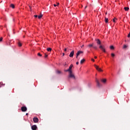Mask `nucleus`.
<instances>
[{
	"mask_svg": "<svg viewBox=\"0 0 130 130\" xmlns=\"http://www.w3.org/2000/svg\"><path fill=\"white\" fill-rule=\"evenodd\" d=\"M99 48H100V49L102 50V51H103V52H106V51L105 50V47L104 46L101 45L99 47Z\"/></svg>",
	"mask_w": 130,
	"mask_h": 130,
	"instance_id": "1",
	"label": "nucleus"
},
{
	"mask_svg": "<svg viewBox=\"0 0 130 130\" xmlns=\"http://www.w3.org/2000/svg\"><path fill=\"white\" fill-rule=\"evenodd\" d=\"M69 78H72V79H76L75 75L73 74V72H70L69 73Z\"/></svg>",
	"mask_w": 130,
	"mask_h": 130,
	"instance_id": "2",
	"label": "nucleus"
},
{
	"mask_svg": "<svg viewBox=\"0 0 130 130\" xmlns=\"http://www.w3.org/2000/svg\"><path fill=\"white\" fill-rule=\"evenodd\" d=\"M94 67L95 68L96 70L98 71V72H103V70H102L101 68H99V66H97V65L94 64Z\"/></svg>",
	"mask_w": 130,
	"mask_h": 130,
	"instance_id": "3",
	"label": "nucleus"
},
{
	"mask_svg": "<svg viewBox=\"0 0 130 130\" xmlns=\"http://www.w3.org/2000/svg\"><path fill=\"white\" fill-rule=\"evenodd\" d=\"M21 110L22 112H26L27 111V107L26 106H23L21 108Z\"/></svg>",
	"mask_w": 130,
	"mask_h": 130,
	"instance_id": "4",
	"label": "nucleus"
},
{
	"mask_svg": "<svg viewBox=\"0 0 130 130\" xmlns=\"http://www.w3.org/2000/svg\"><path fill=\"white\" fill-rule=\"evenodd\" d=\"M95 82L96 83V85L98 87H101V84H100V82H99V80L97 79V78L95 79Z\"/></svg>",
	"mask_w": 130,
	"mask_h": 130,
	"instance_id": "5",
	"label": "nucleus"
},
{
	"mask_svg": "<svg viewBox=\"0 0 130 130\" xmlns=\"http://www.w3.org/2000/svg\"><path fill=\"white\" fill-rule=\"evenodd\" d=\"M83 52L82 51H78L76 53V58H78V57L80 55V54H81V53H83Z\"/></svg>",
	"mask_w": 130,
	"mask_h": 130,
	"instance_id": "6",
	"label": "nucleus"
},
{
	"mask_svg": "<svg viewBox=\"0 0 130 130\" xmlns=\"http://www.w3.org/2000/svg\"><path fill=\"white\" fill-rule=\"evenodd\" d=\"M33 121H34V122L36 123L38 122V121H39V119H38V118L37 117H34L33 118Z\"/></svg>",
	"mask_w": 130,
	"mask_h": 130,
	"instance_id": "7",
	"label": "nucleus"
},
{
	"mask_svg": "<svg viewBox=\"0 0 130 130\" xmlns=\"http://www.w3.org/2000/svg\"><path fill=\"white\" fill-rule=\"evenodd\" d=\"M74 53H75V51H72L69 55L70 57H73V56H74Z\"/></svg>",
	"mask_w": 130,
	"mask_h": 130,
	"instance_id": "8",
	"label": "nucleus"
},
{
	"mask_svg": "<svg viewBox=\"0 0 130 130\" xmlns=\"http://www.w3.org/2000/svg\"><path fill=\"white\" fill-rule=\"evenodd\" d=\"M31 129L32 130H37V126L36 125H34L31 126Z\"/></svg>",
	"mask_w": 130,
	"mask_h": 130,
	"instance_id": "9",
	"label": "nucleus"
},
{
	"mask_svg": "<svg viewBox=\"0 0 130 130\" xmlns=\"http://www.w3.org/2000/svg\"><path fill=\"white\" fill-rule=\"evenodd\" d=\"M73 67H74L73 64H71V66L69 67V68L68 69V71H70V72H72V69Z\"/></svg>",
	"mask_w": 130,
	"mask_h": 130,
	"instance_id": "10",
	"label": "nucleus"
},
{
	"mask_svg": "<svg viewBox=\"0 0 130 130\" xmlns=\"http://www.w3.org/2000/svg\"><path fill=\"white\" fill-rule=\"evenodd\" d=\"M96 43L98 45H101V41H100V40H96Z\"/></svg>",
	"mask_w": 130,
	"mask_h": 130,
	"instance_id": "11",
	"label": "nucleus"
},
{
	"mask_svg": "<svg viewBox=\"0 0 130 130\" xmlns=\"http://www.w3.org/2000/svg\"><path fill=\"white\" fill-rule=\"evenodd\" d=\"M93 46H94V43L90 44L88 45V47H89V48H91V47H93Z\"/></svg>",
	"mask_w": 130,
	"mask_h": 130,
	"instance_id": "12",
	"label": "nucleus"
},
{
	"mask_svg": "<svg viewBox=\"0 0 130 130\" xmlns=\"http://www.w3.org/2000/svg\"><path fill=\"white\" fill-rule=\"evenodd\" d=\"M102 83H106V79H103L101 80Z\"/></svg>",
	"mask_w": 130,
	"mask_h": 130,
	"instance_id": "13",
	"label": "nucleus"
},
{
	"mask_svg": "<svg viewBox=\"0 0 130 130\" xmlns=\"http://www.w3.org/2000/svg\"><path fill=\"white\" fill-rule=\"evenodd\" d=\"M85 59H82L81 61H80V63L81 64H83V63H84V62H85Z\"/></svg>",
	"mask_w": 130,
	"mask_h": 130,
	"instance_id": "14",
	"label": "nucleus"
},
{
	"mask_svg": "<svg viewBox=\"0 0 130 130\" xmlns=\"http://www.w3.org/2000/svg\"><path fill=\"white\" fill-rule=\"evenodd\" d=\"M10 7L12 8V9H15V5L14 4H11Z\"/></svg>",
	"mask_w": 130,
	"mask_h": 130,
	"instance_id": "15",
	"label": "nucleus"
},
{
	"mask_svg": "<svg viewBox=\"0 0 130 130\" xmlns=\"http://www.w3.org/2000/svg\"><path fill=\"white\" fill-rule=\"evenodd\" d=\"M105 23H108V18L105 17Z\"/></svg>",
	"mask_w": 130,
	"mask_h": 130,
	"instance_id": "16",
	"label": "nucleus"
},
{
	"mask_svg": "<svg viewBox=\"0 0 130 130\" xmlns=\"http://www.w3.org/2000/svg\"><path fill=\"white\" fill-rule=\"evenodd\" d=\"M43 16V15L41 14V15L40 16H38V17L39 19H41V18H42Z\"/></svg>",
	"mask_w": 130,
	"mask_h": 130,
	"instance_id": "17",
	"label": "nucleus"
},
{
	"mask_svg": "<svg viewBox=\"0 0 130 130\" xmlns=\"http://www.w3.org/2000/svg\"><path fill=\"white\" fill-rule=\"evenodd\" d=\"M18 45L19 47H21V46H22V43H21V42H18Z\"/></svg>",
	"mask_w": 130,
	"mask_h": 130,
	"instance_id": "18",
	"label": "nucleus"
},
{
	"mask_svg": "<svg viewBox=\"0 0 130 130\" xmlns=\"http://www.w3.org/2000/svg\"><path fill=\"white\" fill-rule=\"evenodd\" d=\"M124 9L125 11H128V10H129V8L128 7H124Z\"/></svg>",
	"mask_w": 130,
	"mask_h": 130,
	"instance_id": "19",
	"label": "nucleus"
},
{
	"mask_svg": "<svg viewBox=\"0 0 130 130\" xmlns=\"http://www.w3.org/2000/svg\"><path fill=\"white\" fill-rule=\"evenodd\" d=\"M47 51H51L52 49H51V48H48L47 49Z\"/></svg>",
	"mask_w": 130,
	"mask_h": 130,
	"instance_id": "20",
	"label": "nucleus"
},
{
	"mask_svg": "<svg viewBox=\"0 0 130 130\" xmlns=\"http://www.w3.org/2000/svg\"><path fill=\"white\" fill-rule=\"evenodd\" d=\"M116 20H117V18H114L113 19V21L114 22V23H115Z\"/></svg>",
	"mask_w": 130,
	"mask_h": 130,
	"instance_id": "21",
	"label": "nucleus"
},
{
	"mask_svg": "<svg viewBox=\"0 0 130 130\" xmlns=\"http://www.w3.org/2000/svg\"><path fill=\"white\" fill-rule=\"evenodd\" d=\"M110 49L113 50L114 49V47L113 46H111L110 47Z\"/></svg>",
	"mask_w": 130,
	"mask_h": 130,
	"instance_id": "22",
	"label": "nucleus"
},
{
	"mask_svg": "<svg viewBox=\"0 0 130 130\" xmlns=\"http://www.w3.org/2000/svg\"><path fill=\"white\" fill-rule=\"evenodd\" d=\"M126 47H127V46H126V45H124L123 46V48L124 49H125V48H126Z\"/></svg>",
	"mask_w": 130,
	"mask_h": 130,
	"instance_id": "23",
	"label": "nucleus"
},
{
	"mask_svg": "<svg viewBox=\"0 0 130 130\" xmlns=\"http://www.w3.org/2000/svg\"><path fill=\"white\" fill-rule=\"evenodd\" d=\"M93 48H94V49H97V48H98V47H97V46H93Z\"/></svg>",
	"mask_w": 130,
	"mask_h": 130,
	"instance_id": "24",
	"label": "nucleus"
},
{
	"mask_svg": "<svg viewBox=\"0 0 130 130\" xmlns=\"http://www.w3.org/2000/svg\"><path fill=\"white\" fill-rule=\"evenodd\" d=\"M111 56H112V57H114L115 56V54H114V53H112V54H111Z\"/></svg>",
	"mask_w": 130,
	"mask_h": 130,
	"instance_id": "25",
	"label": "nucleus"
},
{
	"mask_svg": "<svg viewBox=\"0 0 130 130\" xmlns=\"http://www.w3.org/2000/svg\"><path fill=\"white\" fill-rule=\"evenodd\" d=\"M58 5H59V3H57V5L54 4L53 6H54V7H57V6H58Z\"/></svg>",
	"mask_w": 130,
	"mask_h": 130,
	"instance_id": "26",
	"label": "nucleus"
},
{
	"mask_svg": "<svg viewBox=\"0 0 130 130\" xmlns=\"http://www.w3.org/2000/svg\"><path fill=\"white\" fill-rule=\"evenodd\" d=\"M38 56H42V55L41 54H40V53H38Z\"/></svg>",
	"mask_w": 130,
	"mask_h": 130,
	"instance_id": "27",
	"label": "nucleus"
},
{
	"mask_svg": "<svg viewBox=\"0 0 130 130\" xmlns=\"http://www.w3.org/2000/svg\"><path fill=\"white\" fill-rule=\"evenodd\" d=\"M57 73L58 74H61V72H60V71H57Z\"/></svg>",
	"mask_w": 130,
	"mask_h": 130,
	"instance_id": "28",
	"label": "nucleus"
},
{
	"mask_svg": "<svg viewBox=\"0 0 130 130\" xmlns=\"http://www.w3.org/2000/svg\"><path fill=\"white\" fill-rule=\"evenodd\" d=\"M2 41H3V37L0 38V42H2Z\"/></svg>",
	"mask_w": 130,
	"mask_h": 130,
	"instance_id": "29",
	"label": "nucleus"
},
{
	"mask_svg": "<svg viewBox=\"0 0 130 130\" xmlns=\"http://www.w3.org/2000/svg\"><path fill=\"white\" fill-rule=\"evenodd\" d=\"M47 56H48V55L46 54H45V57H47Z\"/></svg>",
	"mask_w": 130,
	"mask_h": 130,
	"instance_id": "30",
	"label": "nucleus"
},
{
	"mask_svg": "<svg viewBox=\"0 0 130 130\" xmlns=\"http://www.w3.org/2000/svg\"><path fill=\"white\" fill-rule=\"evenodd\" d=\"M91 60H92V61H95V60L93 59V58H91Z\"/></svg>",
	"mask_w": 130,
	"mask_h": 130,
	"instance_id": "31",
	"label": "nucleus"
},
{
	"mask_svg": "<svg viewBox=\"0 0 130 130\" xmlns=\"http://www.w3.org/2000/svg\"><path fill=\"white\" fill-rule=\"evenodd\" d=\"M65 72H69V73H70V71H69V69L67 70H65Z\"/></svg>",
	"mask_w": 130,
	"mask_h": 130,
	"instance_id": "32",
	"label": "nucleus"
},
{
	"mask_svg": "<svg viewBox=\"0 0 130 130\" xmlns=\"http://www.w3.org/2000/svg\"><path fill=\"white\" fill-rule=\"evenodd\" d=\"M34 17H35V18H37V17H38V16H37V15H34Z\"/></svg>",
	"mask_w": 130,
	"mask_h": 130,
	"instance_id": "33",
	"label": "nucleus"
},
{
	"mask_svg": "<svg viewBox=\"0 0 130 130\" xmlns=\"http://www.w3.org/2000/svg\"><path fill=\"white\" fill-rule=\"evenodd\" d=\"M76 64H79V61L76 62Z\"/></svg>",
	"mask_w": 130,
	"mask_h": 130,
	"instance_id": "34",
	"label": "nucleus"
},
{
	"mask_svg": "<svg viewBox=\"0 0 130 130\" xmlns=\"http://www.w3.org/2000/svg\"><path fill=\"white\" fill-rule=\"evenodd\" d=\"M64 51H67V48H64Z\"/></svg>",
	"mask_w": 130,
	"mask_h": 130,
	"instance_id": "35",
	"label": "nucleus"
},
{
	"mask_svg": "<svg viewBox=\"0 0 130 130\" xmlns=\"http://www.w3.org/2000/svg\"><path fill=\"white\" fill-rule=\"evenodd\" d=\"M62 56H64V53H62Z\"/></svg>",
	"mask_w": 130,
	"mask_h": 130,
	"instance_id": "36",
	"label": "nucleus"
},
{
	"mask_svg": "<svg viewBox=\"0 0 130 130\" xmlns=\"http://www.w3.org/2000/svg\"><path fill=\"white\" fill-rule=\"evenodd\" d=\"M67 66V62H65L64 66Z\"/></svg>",
	"mask_w": 130,
	"mask_h": 130,
	"instance_id": "37",
	"label": "nucleus"
},
{
	"mask_svg": "<svg viewBox=\"0 0 130 130\" xmlns=\"http://www.w3.org/2000/svg\"><path fill=\"white\" fill-rule=\"evenodd\" d=\"M82 47H84V45H83L82 46H81V48H82Z\"/></svg>",
	"mask_w": 130,
	"mask_h": 130,
	"instance_id": "38",
	"label": "nucleus"
},
{
	"mask_svg": "<svg viewBox=\"0 0 130 130\" xmlns=\"http://www.w3.org/2000/svg\"><path fill=\"white\" fill-rule=\"evenodd\" d=\"M94 58H97V56H94Z\"/></svg>",
	"mask_w": 130,
	"mask_h": 130,
	"instance_id": "39",
	"label": "nucleus"
},
{
	"mask_svg": "<svg viewBox=\"0 0 130 130\" xmlns=\"http://www.w3.org/2000/svg\"><path fill=\"white\" fill-rule=\"evenodd\" d=\"M85 9H87V6H85Z\"/></svg>",
	"mask_w": 130,
	"mask_h": 130,
	"instance_id": "40",
	"label": "nucleus"
},
{
	"mask_svg": "<svg viewBox=\"0 0 130 130\" xmlns=\"http://www.w3.org/2000/svg\"><path fill=\"white\" fill-rule=\"evenodd\" d=\"M26 115H28V113H26Z\"/></svg>",
	"mask_w": 130,
	"mask_h": 130,
	"instance_id": "41",
	"label": "nucleus"
}]
</instances>
